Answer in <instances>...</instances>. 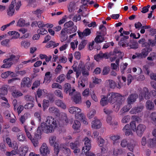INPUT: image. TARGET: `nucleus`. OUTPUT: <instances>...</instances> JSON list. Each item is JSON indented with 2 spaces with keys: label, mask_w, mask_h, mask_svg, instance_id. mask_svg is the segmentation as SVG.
<instances>
[{
  "label": "nucleus",
  "mask_w": 156,
  "mask_h": 156,
  "mask_svg": "<svg viewBox=\"0 0 156 156\" xmlns=\"http://www.w3.org/2000/svg\"><path fill=\"white\" fill-rule=\"evenodd\" d=\"M4 114L6 119L9 120L10 122L13 123L15 122L16 118L13 114L6 111L4 113Z\"/></svg>",
  "instance_id": "1a4fd4ad"
},
{
  "label": "nucleus",
  "mask_w": 156,
  "mask_h": 156,
  "mask_svg": "<svg viewBox=\"0 0 156 156\" xmlns=\"http://www.w3.org/2000/svg\"><path fill=\"white\" fill-rule=\"evenodd\" d=\"M95 119L92 122V127L95 129H99L101 126V122L98 119Z\"/></svg>",
  "instance_id": "a211bd4d"
},
{
  "label": "nucleus",
  "mask_w": 156,
  "mask_h": 156,
  "mask_svg": "<svg viewBox=\"0 0 156 156\" xmlns=\"http://www.w3.org/2000/svg\"><path fill=\"white\" fill-rule=\"evenodd\" d=\"M73 101L76 104H80L82 102L81 98L80 93L76 92L72 97Z\"/></svg>",
  "instance_id": "9d476101"
},
{
  "label": "nucleus",
  "mask_w": 156,
  "mask_h": 156,
  "mask_svg": "<svg viewBox=\"0 0 156 156\" xmlns=\"http://www.w3.org/2000/svg\"><path fill=\"white\" fill-rule=\"evenodd\" d=\"M34 104H33L32 102H30L27 104L25 105L24 106V108L25 109H30L34 107Z\"/></svg>",
  "instance_id": "6e6d98bb"
},
{
  "label": "nucleus",
  "mask_w": 156,
  "mask_h": 156,
  "mask_svg": "<svg viewBox=\"0 0 156 156\" xmlns=\"http://www.w3.org/2000/svg\"><path fill=\"white\" fill-rule=\"evenodd\" d=\"M146 126L143 124H139L136 127L135 130L137 135L141 137L146 129Z\"/></svg>",
  "instance_id": "20e7f679"
},
{
  "label": "nucleus",
  "mask_w": 156,
  "mask_h": 156,
  "mask_svg": "<svg viewBox=\"0 0 156 156\" xmlns=\"http://www.w3.org/2000/svg\"><path fill=\"white\" fill-rule=\"evenodd\" d=\"M71 88V85L69 83H66L64 85L65 92L66 93H68V91Z\"/></svg>",
  "instance_id": "49530a36"
},
{
  "label": "nucleus",
  "mask_w": 156,
  "mask_h": 156,
  "mask_svg": "<svg viewBox=\"0 0 156 156\" xmlns=\"http://www.w3.org/2000/svg\"><path fill=\"white\" fill-rule=\"evenodd\" d=\"M55 94L59 98L62 99L63 98V95L62 92L59 90H55L54 92Z\"/></svg>",
  "instance_id": "473e14b6"
},
{
  "label": "nucleus",
  "mask_w": 156,
  "mask_h": 156,
  "mask_svg": "<svg viewBox=\"0 0 156 156\" xmlns=\"http://www.w3.org/2000/svg\"><path fill=\"white\" fill-rule=\"evenodd\" d=\"M103 97L102 98L100 101V105L102 106H104L106 105H107L108 104V98L107 97H105L104 96H103Z\"/></svg>",
  "instance_id": "393cba45"
},
{
  "label": "nucleus",
  "mask_w": 156,
  "mask_h": 156,
  "mask_svg": "<svg viewBox=\"0 0 156 156\" xmlns=\"http://www.w3.org/2000/svg\"><path fill=\"white\" fill-rule=\"evenodd\" d=\"M97 140L100 147H102L105 143V140L100 136L97 138Z\"/></svg>",
  "instance_id": "f704fd0d"
},
{
  "label": "nucleus",
  "mask_w": 156,
  "mask_h": 156,
  "mask_svg": "<svg viewBox=\"0 0 156 156\" xmlns=\"http://www.w3.org/2000/svg\"><path fill=\"white\" fill-rule=\"evenodd\" d=\"M57 126V122L51 117H47L45 122H42L40 126L37 129V133L41 134L42 132L46 133H52L54 131Z\"/></svg>",
  "instance_id": "f257e3e1"
},
{
  "label": "nucleus",
  "mask_w": 156,
  "mask_h": 156,
  "mask_svg": "<svg viewBox=\"0 0 156 156\" xmlns=\"http://www.w3.org/2000/svg\"><path fill=\"white\" fill-rule=\"evenodd\" d=\"M80 125L81 123L79 121L77 120H75L74 121L73 128L75 129H78L80 127Z\"/></svg>",
  "instance_id": "c756f323"
},
{
  "label": "nucleus",
  "mask_w": 156,
  "mask_h": 156,
  "mask_svg": "<svg viewBox=\"0 0 156 156\" xmlns=\"http://www.w3.org/2000/svg\"><path fill=\"white\" fill-rule=\"evenodd\" d=\"M146 106L147 109L151 110L153 109L154 105L152 101L147 100L146 103Z\"/></svg>",
  "instance_id": "b1692460"
},
{
  "label": "nucleus",
  "mask_w": 156,
  "mask_h": 156,
  "mask_svg": "<svg viewBox=\"0 0 156 156\" xmlns=\"http://www.w3.org/2000/svg\"><path fill=\"white\" fill-rule=\"evenodd\" d=\"M17 151L12 150L10 152L7 151L5 153V155L7 156H13L17 154Z\"/></svg>",
  "instance_id": "de8ad7c7"
},
{
  "label": "nucleus",
  "mask_w": 156,
  "mask_h": 156,
  "mask_svg": "<svg viewBox=\"0 0 156 156\" xmlns=\"http://www.w3.org/2000/svg\"><path fill=\"white\" fill-rule=\"evenodd\" d=\"M102 52L101 51L99 53L95 55L94 58L97 61H98L99 60L102 59Z\"/></svg>",
  "instance_id": "a18cd8bd"
},
{
  "label": "nucleus",
  "mask_w": 156,
  "mask_h": 156,
  "mask_svg": "<svg viewBox=\"0 0 156 156\" xmlns=\"http://www.w3.org/2000/svg\"><path fill=\"white\" fill-rule=\"evenodd\" d=\"M28 150V148L27 146L23 147H20L17 151V154H19L20 156H25L26 153Z\"/></svg>",
  "instance_id": "4468645a"
},
{
  "label": "nucleus",
  "mask_w": 156,
  "mask_h": 156,
  "mask_svg": "<svg viewBox=\"0 0 156 156\" xmlns=\"http://www.w3.org/2000/svg\"><path fill=\"white\" fill-rule=\"evenodd\" d=\"M119 95L118 93H111L107 95V97L108 102L111 104H113L116 101L117 96Z\"/></svg>",
  "instance_id": "7ed1b4c3"
},
{
  "label": "nucleus",
  "mask_w": 156,
  "mask_h": 156,
  "mask_svg": "<svg viewBox=\"0 0 156 156\" xmlns=\"http://www.w3.org/2000/svg\"><path fill=\"white\" fill-rule=\"evenodd\" d=\"M130 127L133 131H135L136 128V122L135 121H133L130 123Z\"/></svg>",
  "instance_id": "5fc2aeb1"
},
{
  "label": "nucleus",
  "mask_w": 156,
  "mask_h": 156,
  "mask_svg": "<svg viewBox=\"0 0 156 156\" xmlns=\"http://www.w3.org/2000/svg\"><path fill=\"white\" fill-rule=\"evenodd\" d=\"M89 4V5H91V6L92 7L93 6L95 8H97L99 6L98 4L93 1H90Z\"/></svg>",
  "instance_id": "bf43d9fd"
},
{
  "label": "nucleus",
  "mask_w": 156,
  "mask_h": 156,
  "mask_svg": "<svg viewBox=\"0 0 156 156\" xmlns=\"http://www.w3.org/2000/svg\"><path fill=\"white\" fill-rule=\"evenodd\" d=\"M82 74L85 76H87L89 75L88 72L86 69L85 67H82Z\"/></svg>",
  "instance_id": "4d7b16f0"
},
{
  "label": "nucleus",
  "mask_w": 156,
  "mask_h": 156,
  "mask_svg": "<svg viewBox=\"0 0 156 156\" xmlns=\"http://www.w3.org/2000/svg\"><path fill=\"white\" fill-rule=\"evenodd\" d=\"M33 145L35 147H36L38 145L39 142L38 140L36 138H32L30 139Z\"/></svg>",
  "instance_id": "4c0bfd02"
},
{
  "label": "nucleus",
  "mask_w": 156,
  "mask_h": 156,
  "mask_svg": "<svg viewBox=\"0 0 156 156\" xmlns=\"http://www.w3.org/2000/svg\"><path fill=\"white\" fill-rule=\"evenodd\" d=\"M141 94L145 98L146 100H148L150 98L151 95L149 93L148 90L146 87L143 88Z\"/></svg>",
  "instance_id": "aec40b11"
},
{
  "label": "nucleus",
  "mask_w": 156,
  "mask_h": 156,
  "mask_svg": "<svg viewBox=\"0 0 156 156\" xmlns=\"http://www.w3.org/2000/svg\"><path fill=\"white\" fill-rule=\"evenodd\" d=\"M129 46L131 48L136 49L138 48V44L136 41H133Z\"/></svg>",
  "instance_id": "37998d69"
},
{
  "label": "nucleus",
  "mask_w": 156,
  "mask_h": 156,
  "mask_svg": "<svg viewBox=\"0 0 156 156\" xmlns=\"http://www.w3.org/2000/svg\"><path fill=\"white\" fill-rule=\"evenodd\" d=\"M17 139L20 141H23L25 139V136L22 133H19L17 136Z\"/></svg>",
  "instance_id": "c03bdc74"
},
{
  "label": "nucleus",
  "mask_w": 156,
  "mask_h": 156,
  "mask_svg": "<svg viewBox=\"0 0 156 156\" xmlns=\"http://www.w3.org/2000/svg\"><path fill=\"white\" fill-rule=\"evenodd\" d=\"M49 101L48 100H44L43 101V108L44 110L46 109L48 107Z\"/></svg>",
  "instance_id": "864d4df0"
},
{
  "label": "nucleus",
  "mask_w": 156,
  "mask_h": 156,
  "mask_svg": "<svg viewBox=\"0 0 156 156\" xmlns=\"http://www.w3.org/2000/svg\"><path fill=\"white\" fill-rule=\"evenodd\" d=\"M56 138V137L55 136L51 137L49 139V143L51 145H54V153L56 154V156H58V154L59 152V150L62 147V146L63 145H60L59 148L58 144L56 142L55 143Z\"/></svg>",
  "instance_id": "f03ea898"
},
{
  "label": "nucleus",
  "mask_w": 156,
  "mask_h": 156,
  "mask_svg": "<svg viewBox=\"0 0 156 156\" xmlns=\"http://www.w3.org/2000/svg\"><path fill=\"white\" fill-rule=\"evenodd\" d=\"M62 67L60 65L58 64L56 68L55 69V72L56 74H57L60 73Z\"/></svg>",
  "instance_id": "0e129e2a"
},
{
  "label": "nucleus",
  "mask_w": 156,
  "mask_h": 156,
  "mask_svg": "<svg viewBox=\"0 0 156 156\" xmlns=\"http://www.w3.org/2000/svg\"><path fill=\"white\" fill-rule=\"evenodd\" d=\"M111 68L112 69H114L116 70V71H118L119 70V68L118 66L116 65L115 63H112L111 65Z\"/></svg>",
  "instance_id": "338daca9"
},
{
  "label": "nucleus",
  "mask_w": 156,
  "mask_h": 156,
  "mask_svg": "<svg viewBox=\"0 0 156 156\" xmlns=\"http://www.w3.org/2000/svg\"><path fill=\"white\" fill-rule=\"evenodd\" d=\"M74 25L73 23L71 21H69L66 23L64 24V28L63 29L66 30L68 29V28L71 27Z\"/></svg>",
  "instance_id": "cd10ccee"
},
{
  "label": "nucleus",
  "mask_w": 156,
  "mask_h": 156,
  "mask_svg": "<svg viewBox=\"0 0 156 156\" xmlns=\"http://www.w3.org/2000/svg\"><path fill=\"white\" fill-rule=\"evenodd\" d=\"M76 26H74L73 28H72L71 29H69L67 30H66V31L67 33L70 34H71V33H72L76 31Z\"/></svg>",
  "instance_id": "09e8293b"
},
{
  "label": "nucleus",
  "mask_w": 156,
  "mask_h": 156,
  "mask_svg": "<svg viewBox=\"0 0 156 156\" xmlns=\"http://www.w3.org/2000/svg\"><path fill=\"white\" fill-rule=\"evenodd\" d=\"M49 111L50 112L54 113L56 115L59 113V110L55 107H51L50 108Z\"/></svg>",
  "instance_id": "2f4dec72"
},
{
  "label": "nucleus",
  "mask_w": 156,
  "mask_h": 156,
  "mask_svg": "<svg viewBox=\"0 0 156 156\" xmlns=\"http://www.w3.org/2000/svg\"><path fill=\"white\" fill-rule=\"evenodd\" d=\"M78 144V142L76 141L74 143H71L70 144V146L71 148L74 149L76 148L77 147V146Z\"/></svg>",
  "instance_id": "69168bd1"
},
{
  "label": "nucleus",
  "mask_w": 156,
  "mask_h": 156,
  "mask_svg": "<svg viewBox=\"0 0 156 156\" xmlns=\"http://www.w3.org/2000/svg\"><path fill=\"white\" fill-rule=\"evenodd\" d=\"M1 90V93L2 94L5 95L7 94V88L5 87H3L0 89Z\"/></svg>",
  "instance_id": "e2e57ef3"
},
{
  "label": "nucleus",
  "mask_w": 156,
  "mask_h": 156,
  "mask_svg": "<svg viewBox=\"0 0 156 156\" xmlns=\"http://www.w3.org/2000/svg\"><path fill=\"white\" fill-rule=\"evenodd\" d=\"M106 84L107 87H109L111 88H114L115 86V82L111 80H107L106 81Z\"/></svg>",
  "instance_id": "4be33fe9"
},
{
  "label": "nucleus",
  "mask_w": 156,
  "mask_h": 156,
  "mask_svg": "<svg viewBox=\"0 0 156 156\" xmlns=\"http://www.w3.org/2000/svg\"><path fill=\"white\" fill-rule=\"evenodd\" d=\"M96 113V111L93 109L91 110L88 115V116L89 119L93 118Z\"/></svg>",
  "instance_id": "8fccbe9b"
},
{
  "label": "nucleus",
  "mask_w": 156,
  "mask_h": 156,
  "mask_svg": "<svg viewBox=\"0 0 156 156\" xmlns=\"http://www.w3.org/2000/svg\"><path fill=\"white\" fill-rule=\"evenodd\" d=\"M152 50V48H144L143 49L140 53H139V58H145L148 55V53Z\"/></svg>",
  "instance_id": "6e6552de"
},
{
  "label": "nucleus",
  "mask_w": 156,
  "mask_h": 156,
  "mask_svg": "<svg viewBox=\"0 0 156 156\" xmlns=\"http://www.w3.org/2000/svg\"><path fill=\"white\" fill-rule=\"evenodd\" d=\"M25 98L26 100L27 101H30L31 102H33L34 100V98L31 96L27 95L25 96Z\"/></svg>",
  "instance_id": "774afa93"
},
{
  "label": "nucleus",
  "mask_w": 156,
  "mask_h": 156,
  "mask_svg": "<svg viewBox=\"0 0 156 156\" xmlns=\"http://www.w3.org/2000/svg\"><path fill=\"white\" fill-rule=\"evenodd\" d=\"M124 100V97L122 96L119 94V95L117 96V102L119 104V105L122 104V102Z\"/></svg>",
  "instance_id": "58836bf2"
},
{
  "label": "nucleus",
  "mask_w": 156,
  "mask_h": 156,
  "mask_svg": "<svg viewBox=\"0 0 156 156\" xmlns=\"http://www.w3.org/2000/svg\"><path fill=\"white\" fill-rule=\"evenodd\" d=\"M144 107L143 105H140L138 106L137 107H135L133 108L130 111V112L131 114H136L138 112H141Z\"/></svg>",
  "instance_id": "6ab92c4d"
},
{
  "label": "nucleus",
  "mask_w": 156,
  "mask_h": 156,
  "mask_svg": "<svg viewBox=\"0 0 156 156\" xmlns=\"http://www.w3.org/2000/svg\"><path fill=\"white\" fill-rule=\"evenodd\" d=\"M13 63V62H9L8 63H6L2 65L1 66V67L6 68H9L11 66Z\"/></svg>",
  "instance_id": "603ef678"
},
{
  "label": "nucleus",
  "mask_w": 156,
  "mask_h": 156,
  "mask_svg": "<svg viewBox=\"0 0 156 156\" xmlns=\"http://www.w3.org/2000/svg\"><path fill=\"white\" fill-rule=\"evenodd\" d=\"M84 141L85 147L83 148L82 151H83L84 150L85 148V149L87 151H89L90 150L91 147L90 140L88 138L86 137L85 138Z\"/></svg>",
  "instance_id": "f8f14e48"
},
{
  "label": "nucleus",
  "mask_w": 156,
  "mask_h": 156,
  "mask_svg": "<svg viewBox=\"0 0 156 156\" xmlns=\"http://www.w3.org/2000/svg\"><path fill=\"white\" fill-rule=\"evenodd\" d=\"M66 32V31L63 29H62L61 31V38L63 41L66 40L67 38V36Z\"/></svg>",
  "instance_id": "c85d7f7f"
},
{
  "label": "nucleus",
  "mask_w": 156,
  "mask_h": 156,
  "mask_svg": "<svg viewBox=\"0 0 156 156\" xmlns=\"http://www.w3.org/2000/svg\"><path fill=\"white\" fill-rule=\"evenodd\" d=\"M150 45L152 47L155 46V43L154 41L152 40L149 39L148 40V42L145 41L142 43V47H146L145 48H151L150 47Z\"/></svg>",
  "instance_id": "2eb2a0df"
},
{
  "label": "nucleus",
  "mask_w": 156,
  "mask_h": 156,
  "mask_svg": "<svg viewBox=\"0 0 156 156\" xmlns=\"http://www.w3.org/2000/svg\"><path fill=\"white\" fill-rule=\"evenodd\" d=\"M65 76L64 74H61L57 78L56 81L61 83L65 79Z\"/></svg>",
  "instance_id": "72a5a7b5"
},
{
  "label": "nucleus",
  "mask_w": 156,
  "mask_h": 156,
  "mask_svg": "<svg viewBox=\"0 0 156 156\" xmlns=\"http://www.w3.org/2000/svg\"><path fill=\"white\" fill-rule=\"evenodd\" d=\"M34 115L36 121L39 122H40L41 119L40 114L38 112H36L34 113Z\"/></svg>",
  "instance_id": "052dcab7"
},
{
  "label": "nucleus",
  "mask_w": 156,
  "mask_h": 156,
  "mask_svg": "<svg viewBox=\"0 0 156 156\" xmlns=\"http://www.w3.org/2000/svg\"><path fill=\"white\" fill-rule=\"evenodd\" d=\"M40 85V82L39 81H35L33 83V86L31 87L32 90H34L35 88H37Z\"/></svg>",
  "instance_id": "3c124183"
},
{
  "label": "nucleus",
  "mask_w": 156,
  "mask_h": 156,
  "mask_svg": "<svg viewBox=\"0 0 156 156\" xmlns=\"http://www.w3.org/2000/svg\"><path fill=\"white\" fill-rule=\"evenodd\" d=\"M19 57L18 56L12 55L10 56L9 58H8V60H9V61H12L14 63H16L18 62Z\"/></svg>",
  "instance_id": "a878e982"
},
{
  "label": "nucleus",
  "mask_w": 156,
  "mask_h": 156,
  "mask_svg": "<svg viewBox=\"0 0 156 156\" xmlns=\"http://www.w3.org/2000/svg\"><path fill=\"white\" fill-rule=\"evenodd\" d=\"M25 21L22 19H20L17 23V26L20 27L24 26L25 25Z\"/></svg>",
  "instance_id": "79ce46f5"
},
{
  "label": "nucleus",
  "mask_w": 156,
  "mask_h": 156,
  "mask_svg": "<svg viewBox=\"0 0 156 156\" xmlns=\"http://www.w3.org/2000/svg\"><path fill=\"white\" fill-rule=\"evenodd\" d=\"M21 5V1H19L16 3V0H12L11 3L9 6V10H13L15 8V6H16L15 9L16 10H19Z\"/></svg>",
  "instance_id": "39448f33"
},
{
  "label": "nucleus",
  "mask_w": 156,
  "mask_h": 156,
  "mask_svg": "<svg viewBox=\"0 0 156 156\" xmlns=\"http://www.w3.org/2000/svg\"><path fill=\"white\" fill-rule=\"evenodd\" d=\"M75 108H76L75 110L76 116H78L80 119H83L84 117L83 116V114L81 112V110L77 107H75Z\"/></svg>",
  "instance_id": "412c9836"
},
{
  "label": "nucleus",
  "mask_w": 156,
  "mask_h": 156,
  "mask_svg": "<svg viewBox=\"0 0 156 156\" xmlns=\"http://www.w3.org/2000/svg\"><path fill=\"white\" fill-rule=\"evenodd\" d=\"M135 145L134 144L132 143L131 142L130 143L128 144L127 147L130 151H133Z\"/></svg>",
  "instance_id": "680f3d73"
},
{
  "label": "nucleus",
  "mask_w": 156,
  "mask_h": 156,
  "mask_svg": "<svg viewBox=\"0 0 156 156\" xmlns=\"http://www.w3.org/2000/svg\"><path fill=\"white\" fill-rule=\"evenodd\" d=\"M40 152L41 154L43 156H46L49 153V151L45 144H43L40 148Z\"/></svg>",
  "instance_id": "9b49d317"
},
{
  "label": "nucleus",
  "mask_w": 156,
  "mask_h": 156,
  "mask_svg": "<svg viewBox=\"0 0 156 156\" xmlns=\"http://www.w3.org/2000/svg\"><path fill=\"white\" fill-rule=\"evenodd\" d=\"M9 76H10L11 77H12L16 76L17 75L13 72L8 71L2 73L1 75V76L2 78L5 79L6 78Z\"/></svg>",
  "instance_id": "f3484780"
},
{
  "label": "nucleus",
  "mask_w": 156,
  "mask_h": 156,
  "mask_svg": "<svg viewBox=\"0 0 156 156\" xmlns=\"http://www.w3.org/2000/svg\"><path fill=\"white\" fill-rule=\"evenodd\" d=\"M55 104L59 107H60L63 109L66 108V105L60 100L58 99L56 100L55 101Z\"/></svg>",
  "instance_id": "bb28decb"
},
{
  "label": "nucleus",
  "mask_w": 156,
  "mask_h": 156,
  "mask_svg": "<svg viewBox=\"0 0 156 156\" xmlns=\"http://www.w3.org/2000/svg\"><path fill=\"white\" fill-rule=\"evenodd\" d=\"M37 32L38 34H40L43 35L46 34L48 33V32L45 29L42 28L38 29L37 31Z\"/></svg>",
  "instance_id": "e433bc0d"
},
{
  "label": "nucleus",
  "mask_w": 156,
  "mask_h": 156,
  "mask_svg": "<svg viewBox=\"0 0 156 156\" xmlns=\"http://www.w3.org/2000/svg\"><path fill=\"white\" fill-rule=\"evenodd\" d=\"M110 71V68L109 66L105 67L102 70L103 75H107L108 74Z\"/></svg>",
  "instance_id": "c9c22d12"
},
{
  "label": "nucleus",
  "mask_w": 156,
  "mask_h": 156,
  "mask_svg": "<svg viewBox=\"0 0 156 156\" xmlns=\"http://www.w3.org/2000/svg\"><path fill=\"white\" fill-rule=\"evenodd\" d=\"M12 95L13 97L17 98L22 96L23 94L20 91L15 90L12 93Z\"/></svg>",
  "instance_id": "ea45409f"
},
{
  "label": "nucleus",
  "mask_w": 156,
  "mask_h": 156,
  "mask_svg": "<svg viewBox=\"0 0 156 156\" xmlns=\"http://www.w3.org/2000/svg\"><path fill=\"white\" fill-rule=\"evenodd\" d=\"M138 98V95L135 93L129 95L127 99L128 105H130L135 102Z\"/></svg>",
  "instance_id": "0eeeda50"
},
{
  "label": "nucleus",
  "mask_w": 156,
  "mask_h": 156,
  "mask_svg": "<svg viewBox=\"0 0 156 156\" xmlns=\"http://www.w3.org/2000/svg\"><path fill=\"white\" fill-rule=\"evenodd\" d=\"M148 144L151 148L156 147V138L149 139L148 141Z\"/></svg>",
  "instance_id": "5701e85b"
},
{
  "label": "nucleus",
  "mask_w": 156,
  "mask_h": 156,
  "mask_svg": "<svg viewBox=\"0 0 156 156\" xmlns=\"http://www.w3.org/2000/svg\"><path fill=\"white\" fill-rule=\"evenodd\" d=\"M80 16L79 14L76 15L74 16L73 19V20L76 22L77 21H80L81 20Z\"/></svg>",
  "instance_id": "13d9d810"
},
{
  "label": "nucleus",
  "mask_w": 156,
  "mask_h": 156,
  "mask_svg": "<svg viewBox=\"0 0 156 156\" xmlns=\"http://www.w3.org/2000/svg\"><path fill=\"white\" fill-rule=\"evenodd\" d=\"M87 40H83L81 42L79 45L78 48L79 50H80L83 48L87 43Z\"/></svg>",
  "instance_id": "7c9ffc66"
},
{
  "label": "nucleus",
  "mask_w": 156,
  "mask_h": 156,
  "mask_svg": "<svg viewBox=\"0 0 156 156\" xmlns=\"http://www.w3.org/2000/svg\"><path fill=\"white\" fill-rule=\"evenodd\" d=\"M91 33L90 30L89 28L85 29L83 32H78V34L79 37L82 39L83 37L89 35Z\"/></svg>",
  "instance_id": "dca6fc26"
},
{
  "label": "nucleus",
  "mask_w": 156,
  "mask_h": 156,
  "mask_svg": "<svg viewBox=\"0 0 156 156\" xmlns=\"http://www.w3.org/2000/svg\"><path fill=\"white\" fill-rule=\"evenodd\" d=\"M128 9L130 10H137V8L134 5H129V6H125L124 7V10H128Z\"/></svg>",
  "instance_id": "a19ab883"
},
{
  "label": "nucleus",
  "mask_w": 156,
  "mask_h": 156,
  "mask_svg": "<svg viewBox=\"0 0 156 156\" xmlns=\"http://www.w3.org/2000/svg\"><path fill=\"white\" fill-rule=\"evenodd\" d=\"M31 85V81L30 78L28 77L23 78L21 81V87H29Z\"/></svg>",
  "instance_id": "423d86ee"
},
{
  "label": "nucleus",
  "mask_w": 156,
  "mask_h": 156,
  "mask_svg": "<svg viewBox=\"0 0 156 156\" xmlns=\"http://www.w3.org/2000/svg\"><path fill=\"white\" fill-rule=\"evenodd\" d=\"M99 35H97L94 39V41L97 43H101L103 42L105 40V38L102 34L101 31L97 32V34Z\"/></svg>",
  "instance_id": "ddd939ff"
}]
</instances>
